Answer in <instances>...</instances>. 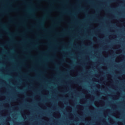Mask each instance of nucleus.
Returning a JSON list of instances; mask_svg holds the SVG:
<instances>
[{"label":"nucleus","mask_w":125,"mask_h":125,"mask_svg":"<svg viewBox=\"0 0 125 125\" xmlns=\"http://www.w3.org/2000/svg\"><path fill=\"white\" fill-rule=\"evenodd\" d=\"M14 10H17L16 9H14Z\"/></svg>","instance_id":"2"},{"label":"nucleus","mask_w":125,"mask_h":125,"mask_svg":"<svg viewBox=\"0 0 125 125\" xmlns=\"http://www.w3.org/2000/svg\"><path fill=\"white\" fill-rule=\"evenodd\" d=\"M40 10H42L43 11H45V12H46V11H45L44 10H43L42 9H40Z\"/></svg>","instance_id":"1"}]
</instances>
